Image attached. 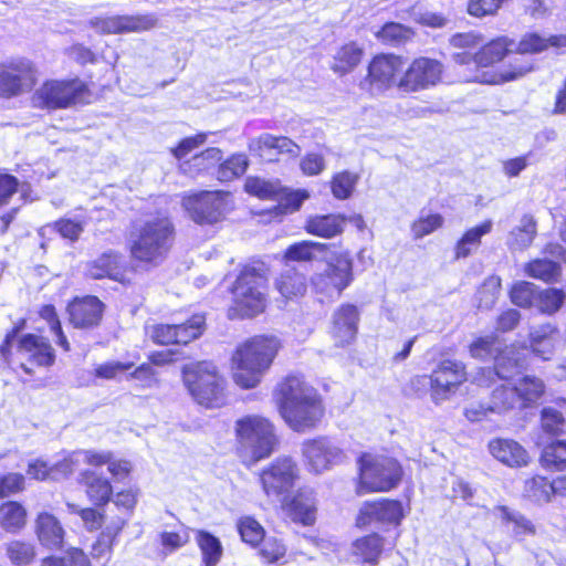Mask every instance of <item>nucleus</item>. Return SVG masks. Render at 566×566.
Masks as SVG:
<instances>
[{
    "instance_id": "1",
    "label": "nucleus",
    "mask_w": 566,
    "mask_h": 566,
    "mask_svg": "<svg viewBox=\"0 0 566 566\" xmlns=\"http://www.w3.org/2000/svg\"><path fill=\"white\" fill-rule=\"evenodd\" d=\"M276 401L281 417L296 432L316 428L324 416L319 394L297 375H290L279 384Z\"/></svg>"
},
{
    "instance_id": "2",
    "label": "nucleus",
    "mask_w": 566,
    "mask_h": 566,
    "mask_svg": "<svg viewBox=\"0 0 566 566\" xmlns=\"http://www.w3.org/2000/svg\"><path fill=\"white\" fill-rule=\"evenodd\" d=\"M175 229L164 216H147L135 221L128 234L133 260L147 266L159 265L172 247Z\"/></svg>"
},
{
    "instance_id": "3",
    "label": "nucleus",
    "mask_w": 566,
    "mask_h": 566,
    "mask_svg": "<svg viewBox=\"0 0 566 566\" xmlns=\"http://www.w3.org/2000/svg\"><path fill=\"white\" fill-rule=\"evenodd\" d=\"M280 342L274 336H255L241 345L233 355V380L243 389L256 387L270 368Z\"/></svg>"
},
{
    "instance_id": "4",
    "label": "nucleus",
    "mask_w": 566,
    "mask_h": 566,
    "mask_svg": "<svg viewBox=\"0 0 566 566\" xmlns=\"http://www.w3.org/2000/svg\"><path fill=\"white\" fill-rule=\"evenodd\" d=\"M234 432L237 453L247 467L269 458L279 443L274 424L260 415H247L235 420Z\"/></svg>"
},
{
    "instance_id": "5",
    "label": "nucleus",
    "mask_w": 566,
    "mask_h": 566,
    "mask_svg": "<svg viewBox=\"0 0 566 566\" xmlns=\"http://www.w3.org/2000/svg\"><path fill=\"white\" fill-rule=\"evenodd\" d=\"M507 46V40L505 38H499L486 44H482L475 53H471L470 51L454 52L452 60L457 65L465 66L469 71H476L475 74L465 76V80L469 82L497 84L513 81L530 72L532 65L516 59L510 66L511 71L504 72L499 76L486 77L485 73H478L480 67H488L501 61L509 51Z\"/></svg>"
},
{
    "instance_id": "6",
    "label": "nucleus",
    "mask_w": 566,
    "mask_h": 566,
    "mask_svg": "<svg viewBox=\"0 0 566 566\" xmlns=\"http://www.w3.org/2000/svg\"><path fill=\"white\" fill-rule=\"evenodd\" d=\"M232 304L228 316L233 318L254 317L261 314L268 304V281L263 273L244 266L231 287Z\"/></svg>"
},
{
    "instance_id": "7",
    "label": "nucleus",
    "mask_w": 566,
    "mask_h": 566,
    "mask_svg": "<svg viewBox=\"0 0 566 566\" xmlns=\"http://www.w3.org/2000/svg\"><path fill=\"white\" fill-rule=\"evenodd\" d=\"M182 381L200 406L214 409L226 405V379L212 363L198 361L184 366Z\"/></svg>"
},
{
    "instance_id": "8",
    "label": "nucleus",
    "mask_w": 566,
    "mask_h": 566,
    "mask_svg": "<svg viewBox=\"0 0 566 566\" xmlns=\"http://www.w3.org/2000/svg\"><path fill=\"white\" fill-rule=\"evenodd\" d=\"M20 327H13L7 335L0 346V355L4 360H8L11 355V349L15 347L17 354L21 359V368L31 374L32 368L28 365L50 366L54 361V352L51 345L41 336L27 334L19 337Z\"/></svg>"
},
{
    "instance_id": "9",
    "label": "nucleus",
    "mask_w": 566,
    "mask_h": 566,
    "mask_svg": "<svg viewBox=\"0 0 566 566\" xmlns=\"http://www.w3.org/2000/svg\"><path fill=\"white\" fill-rule=\"evenodd\" d=\"M359 492H384L397 485L401 478L399 463L387 457L364 454L359 459Z\"/></svg>"
},
{
    "instance_id": "10",
    "label": "nucleus",
    "mask_w": 566,
    "mask_h": 566,
    "mask_svg": "<svg viewBox=\"0 0 566 566\" xmlns=\"http://www.w3.org/2000/svg\"><path fill=\"white\" fill-rule=\"evenodd\" d=\"M86 96L87 87L78 78L69 81L50 80L35 91L33 103L42 108L59 109L83 103Z\"/></svg>"
},
{
    "instance_id": "11",
    "label": "nucleus",
    "mask_w": 566,
    "mask_h": 566,
    "mask_svg": "<svg viewBox=\"0 0 566 566\" xmlns=\"http://www.w3.org/2000/svg\"><path fill=\"white\" fill-rule=\"evenodd\" d=\"M467 381V371L463 363L458 360H442L437 368L427 376H418L413 384L430 387L431 399L440 403L449 399L458 388Z\"/></svg>"
},
{
    "instance_id": "12",
    "label": "nucleus",
    "mask_w": 566,
    "mask_h": 566,
    "mask_svg": "<svg viewBox=\"0 0 566 566\" xmlns=\"http://www.w3.org/2000/svg\"><path fill=\"white\" fill-rule=\"evenodd\" d=\"M245 191L260 199L277 201L275 214H287L300 209L308 198L306 190L290 191L283 188L277 180H266L260 177H249L244 185Z\"/></svg>"
},
{
    "instance_id": "13",
    "label": "nucleus",
    "mask_w": 566,
    "mask_h": 566,
    "mask_svg": "<svg viewBox=\"0 0 566 566\" xmlns=\"http://www.w3.org/2000/svg\"><path fill=\"white\" fill-rule=\"evenodd\" d=\"M182 207L199 224H213L230 210V195L223 191H201L182 199Z\"/></svg>"
},
{
    "instance_id": "14",
    "label": "nucleus",
    "mask_w": 566,
    "mask_h": 566,
    "mask_svg": "<svg viewBox=\"0 0 566 566\" xmlns=\"http://www.w3.org/2000/svg\"><path fill=\"white\" fill-rule=\"evenodd\" d=\"M403 66L401 57L394 54H379L373 57L367 67V75L360 81V90L371 96H379L397 86L396 76Z\"/></svg>"
},
{
    "instance_id": "15",
    "label": "nucleus",
    "mask_w": 566,
    "mask_h": 566,
    "mask_svg": "<svg viewBox=\"0 0 566 566\" xmlns=\"http://www.w3.org/2000/svg\"><path fill=\"white\" fill-rule=\"evenodd\" d=\"M298 474V467L292 458L279 457L261 471L259 480L269 497L280 499L293 489Z\"/></svg>"
},
{
    "instance_id": "16",
    "label": "nucleus",
    "mask_w": 566,
    "mask_h": 566,
    "mask_svg": "<svg viewBox=\"0 0 566 566\" xmlns=\"http://www.w3.org/2000/svg\"><path fill=\"white\" fill-rule=\"evenodd\" d=\"M302 454L307 470L315 474H322L342 464L346 459L343 449L326 437L304 441Z\"/></svg>"
},
{
    "instance_id": "17",
    "label": "nucleus",
    "mask_w": 566,
    "mask_h": 566,
    "mask_svg": "<svg viewBox=\"0 0 566 566\" xmlns=\"http://www.w3.org/2000/svg\"><path fill=\"white\" fill-rule=\"evenodd\" d=\"M353 281V261L347 254L338 255L326 270L312 277L317 294L325 297H338Z\"/></svg>"
},
{
    "instance_id": "18",
    "label": "nucleus",
    "mask_w": 566,
    "mask_h": 566,
    "mask_svg": "<svg viewBox=\"0 0 566 566\" xmlns=\"http://www.w3.org/2000/svg\"><path fill=\"white\" fill-rule=\"evenodd\" d=\"M443 73L442 64L433 59H415L397 82L402 93H417L437 85Z\"/></svg>"
},
{
    "instance_id": "19",
    "label": "nucleus",
    "mask_w": 566,
    "mask_h": 566,
    "mask_svg": "<svg viewBox=\"0 0 566 566\" xmlns=\"http://www.w3.org/2000/svg\"><path fill=\"white\" fill-rule=\"evenodd\" d=\"M36 80L38 70L30 60L10 61L0 67V96L10 97L29 92Z\"/></svg>"
},
{
    "instance_id": "20",
    "label": "nucleus",
    "mask_w": 566,
    "mask_h": 566,
    "mask_svg": "<svg viewBox=\"0 0 566 566\" xmlns=\"http://www.w3.org/2000/svg\"><path fill=\"white\" fill-rule=\"evenodd\" d=\"M91 24L104 33L139 32L151 29L156 19L153 15H118L96 18Z\"/></svg>"
},
{
    "instance_id": "21",
    "label": "nucleus",
    "mask_w": 566,
    "mask_h": 566,
    "mask_svg": "<svg viewBox=\"0 0 566 566\" xmlns=\"http://www.w3.org/2000/svg\"><path fill=\"white\" fill-rule=\"evenodd\" d=\"M249 149L268 161L277 160V156L281 154L297 156L300 153V147L292 139L271 134H263L251 140Z\"/></svg>"
},
{
    "instance_id": "22",
    "label": "nucleus",
    "mask_w": 566,
    "mask_h": 566,
    "mask_svg": "<svg viewBox=\"0 0 566 566\" xmlns=\"http://www.w3.org/2000/svg\"><path fill=\"white\" fill-rule=\"evenodd\" d=\"M358 308L353 304H343L333 314L332 336L338 346L350 344L357 334Z\"/></svg>"
},
{
    "instance_id": "23",
    "label": "nucleus",
    "mask_w": 566,
    "mask_h": 566,
    "mask_svg": "<svg viewBox=\"0 0 566 566\" xmlns=\"http://www.w3.org/2000/svg\"><path fill=\"white\" fill-rule=\"evenodd\" d=\"M402 518V506L398 501L365 503L358 514L357 525L367 526L374 522L398 524Z\"/></svg>"
},
{
    "instance_id": "24",
    "label": "nucleus",
    "mask_w": 566,
    "mask_h": 566,
    "mask_svg": "<svg viewBox=\"0 0 566 566\" xmlns=\"http://www.w3.org/2000/svg\"><path fill=\"white\" fill-rule=\"evenodd\" d=\"M103 308V303L96 296L77 297L69 305L71 323L75 327H93L99 323Z\"/></svg>"
},
{
    "instance_id": "25",
    "label": "nucleus",
    "mask_w": 566,
    "mask_h": 566,
    "mask_svg": "<svg viewBox=\"0 0 566 566\" xmlns=\"http://www.w3.org/2000/svg\"><path fill=\"white\" fill-rule=\"evenodd\" d=\"M34 532L39 543L51 551L63 547L65 531L61 522L49 512H40L34 521Z\"/></svg>"
},
{
    "instance_id": "26",
    "label": "nucleus",
    "mask_w": 566,
    "mask_h": 566,
    "mask_svg": "<svg viewBox=\"0 0 566 566\" xmlns=\"http://www.w3.org/2000/svg\"><path fill=\"white\" fill-rule=\"evenodd\" d=\"M489 450L497 461L511 468L524 467L530 460L527 451L511 439H493L489 442Z\"/></svg>"
},
{
    "instance_id": "27",
    "label": "nucleus",
    "mask_w": 566,
    "mask_h": 566,
    "mask_svg": "<svg viewBox=\"0 0 566 566\" xmlns=\"http://www.w3.org/2000/svg\"><path fill=\"white\" fill-rule=\"evenodd\" d=\"M123 256L114 251H108L99 255L85 268L88 277L99 280L108 277L120 281L123 276Z\"/></svg>"
},
{
    "instance_id": "28",
    "label": "nucleus",
    "mask_w": 566,
    "mask_h": 566,
    "mask_svg": "<svg viewBox=\"0 0 566 566\" xmlns=\"http://www.w3.org/2000/svg\"><path fill=\"white\" fill-rule=\"evenodd\" d=\"M364 56V49L357 42H347L335 51L332 56L331 70L344 76L353 72L361 62Z\"/></svg>"
},
{
    "instance_id": "29",
    "label": "nucleus",
    "mask_w": 566,
    "mask_h": 566,
    "mask_svg": "<svg viewBox=\"0 0 566 566\" xmlns=\"http://www.w3.org/2000/svg\"><path fill=\"white\" fill-rule=\"evenodd\" d=\"M287 512L294 522L312 525L316 520V499L311 490H301L286 504Z\"/></svg>"
},
{
    "instance_id": "30",
    "label": "nucleus",
    "mask_w": 566,
    "mask_h": 566,
    "mask_svg": "<svg viewBox=\"0 0 566 566\" xmlns=\"http://www.w3.org/2000/svg\"><path fill=\"white\" fill-rule=\"evenodd\" d=\"M80 483L85 488L86 495L95 505L106 504L113 493L111 482L93 470L80 474Z\"/></svg>"
},
{
    "instance_id": "31",
    "label": "nucleus",
    "mask_w": 566,
    "mask_h": 566,
    "mask_svg": "<svg viewBox=\"0 0 566 566\" xmlns=\"http://www.w3.org/2000/svg\"><path fill=\"white\" fill-rule=\"evenodd\" d=\"M275 289L285 300H296L307 291L306 277L295 268L286 266L275 280Z\"/></svg>"
},
{
    "instance_id": "32",
    "label": "nucleus",
    "mask_w": 566,
    "mask_h": 566,
    "mask_svg": "<svg viewBox=\"0 0 566 566\" xmlns=\"http://www.w3.org/2000/svg\"><path fill=\"white\" fill-rule=\"evenodd\" d=\"M346 217L343 214H317L310 217L305 230L317 237L334 238L344 231Z\"/></svg>"
},
{
    "instance_id": "33",
    "label": "nucleus",
    "mask_w": 566,
    "mask_h": 566,
    "mask_svg": "<svg viewBox=\"0 0 566 566\" xmlns=\"http://www.w3.org/2000/svg\"><path fill=\"white\" fill-rule=\"evenodd\" d=\"M512 385L518 398L520 410L536 406L545 392L543 380L535 376H523Z\"/></svg>"
},
{
    "instance_id": "34",
    "label": "nucleus",
    "mask_w": 566,
    "mask_h": 566,
    "mask_svg": "<svg viewBox=\"0 0 566 566\" xmlns=\"http://www.w3.org/2000/svg\"><path fill=\"white\" fill-rule=\"evenodd\" d=\"M536 234V220L531 214H524L518 223L510 231L506 244L512 251H523L531 247Z\"/></svg>"
},
{
    "instance_id": "35",
    "label": "nucleus",
    "mask_w": 566,
    "mask_h": 566,
    "mask_svg": "<svg viewBox=\"0 0 566 566\" xmlns=\"http://www.w3.org/2000/svg\"><path fill=\"white\" fill-rule=\"evenodd\" d=\"M523 355L514 346H504L494 355V370L499 379L510 380L523 366Z\"/></svg>"
},
{
    "instance_id": "36",
    "label": "nucleus",
    "mask_w": 566,
    "mask_h": 566,
    "mask_svg": "<svg viewBox=\"0 0 566 566\" xmlns=\"http://www.w3.org/2000/svg\"><path fill=\"white\" fill-rule=\"evenodd\" d=\"M493 222L485 220L481 224L465 231L462 238L457 242L454 256L457 260L468 258L473 250L478 249L481 238L492 231Z\"/></svg>"
},
{
    "instance_id": "37",
    "label": "nucleus",
    "mask_w": 566,
    "mask_h": 566,
    "mask_svg": "<svg viewBox=\"0 0 566 566\" xmlns=\"http://www.w3.org/2000/svg\"><path fill=\"white\" fill-rule=\"evenodd\" d=\"M27 524V510L15 501H9L0 506V526L8 533H19Z\"/></svg>"
},
{
    "instance_id": "38",
    "label": "nucleus",
    "mask_w": 566,
    "mask_h": 566,
    "mask_svg": "<svg viewBox=\"0 0 566 566\" xmlns=\"http://www.w3.org/2000/svg\"><path fill=\"white\" fill-rule=\"evenodd\" d=\"M382 538L371 534L356 539L352 545V553L358 560L376 564L382 552Z\"/></svg>"
},
{
    "instance_id": "39",
    "label": "nucleus",
    "mask_w": 566,
    "mask_h": 566,
    "mask_svg": "<svg viewBox=\"0 0 566 566\" xmlns=\"http://www.w3.org/2000/svg\"><path fill=\"white\" fill-rule=\"evenodd\" d=\"M222 159V151L219 148H207L202 153L193 156L190 160L184 161L180 169L190 176H196L213 168Z\"/></svg>"
},
{
    "instance_id": "40",
    "label": "nucleus",
    "mask_w": 566,
    "mask_h": 566,
    "mask_svg": "<svg viewBox=\"0 0 566 566\" xmlns=\"http://www.w3.org/2000/svg\"><path fill=\"white\" fill-rule=\"evenodd\" d=\"M513 385H501L493 389L490 397V409L494 413H506L518 409L520 405Z\"/></svg>"
},
{
    "instance_id": "41",
    "label": "nucleus",
    "mask_w": 566,
    "mask_h": 566,
    "mask_svg": "<svg viewBox=\"0 0 566 566\" xmlns=\"http://www.w3.org/2000/svg\"><path fill=\"white\" fill-rule=\"evenodd\" d=\"M494 515L500 518L503 524H512V532L515 536L535 534L534 524L517 511L501 505L494 509Z\"/></svg>"
},
{
    "instance_id": "42",
    "label": "nucleus",
    "mask_w": 566,
    "mask_h": 566,
    "mask_svg": "<svg viewBox=\"0 0 566 566\" xmlns=\"http://www.w3.org/2000/svg\"><path fill=\"white\" fill-rule=\"evenodd\" d=\"M88 217L86 214H70L64 218L56 220L53 223V229L63 238L70 242H76L81 234L84 232L85 227L88 223Z\"/></svg>"
},
{
    "instance_id": "43",
    "label": "nucleus",
    "mask_w": 566,
    "mask_h": 566,
    "mask_svg": "<svg viewBox=\"0 0 566 566\" xmlns=\"http://www.w3.org/2000/svg\"><path fill=\"white\" fill-rule=\"evenodd\" d=\"M556 331L551 325H543L530 333L532 350L541 358L548 359L554 350Z\"/></svg>"
},
{
    "instance_id": "44",
    "label": "nucleus",
    "mask_w": 566,
    "mask_h": 566,
    "mask_svg": "<svg viewBox=\"0 0 566 566\" xmlns=\"http://www.w3.org/2000/svg\"><path fill=\"white\" fill-rule=\"evenodd\" d=\"M525 495L536 503H547L554 494H557L555 481L551 482L546 478L535 476L525 482Z\"/></svg>"
},
{
    "instance_id": "45",
    "label": "nucleus",
    "mask_w": 566,
    "mask_h": 566,
    "mask_svg": "<svg viewBox=\"0 0 566 566\" xmlns=\"http://www.w3.org/2000/svg\"><path fill=\"white\" fill-rule=\"evenodd\" d=\"M205 324L206 317L201 314H196L181 324H175L176 344L186 345L200 337Z\"/></svg>"
},
{
    "instance_id": "46",
    "label": "nucleus",
    "mask_w": 566,
    "mask_h": 566,
    "mask_svg": "<svg viewBox=\"0 0 566 566\" xmlns=\"http://www.w3.org/2000/svg\"><path fill=\"white\" fill-rule=\"evenodd\" d=\"M197 543L200 547L206 566H216L222 556V546L220 541L208 532L199 531L197 535Z\"/></svg>"
},
{
    "instance_id": "47",
    "label": "nucleus",
    "mask_w": 566,
    "mask_h": 566,
    "mask_svg": "<svg viewBox=\"0 0 566 566\" xmlns=\"http://www.w3.org/2000/svg\"><path fill=\"white\" fill-rule=\"evenodd\" d=\"M359 180L358 174L344 170L336 174L331 181L332 193L336 199H348Z\"/></svg>"
},
{
    "instance_id": "48",
    "label": "nucleus",
    "mask_w": 566,
    "mask_h": 566,
    "mask_svg": "<svg viewBox=\"0 0 566 566\" xmlns=\"http://www.w3.org/2000/svg\"><path fill=\"white\" fill-rule=\"evenodd\" d=\"M541 461L548 469L562 470L566 467V440H556L545 446Z\"/></svg>"
},
{
    "instance_id": "49",
    "label": "nucleus",
    "mask_w": 566,
    "mask_h": 566,
    "mask_svg": "<svg viewBox=\"0 0 566 566\" xmlns=\"http://www.w3.org/2000/svg\"><path fill=\"white\" fill-rule=\"evenodd\" d=\"M525 273L531 277L549 282L559 275L560 268L557 262L547 259H538L526 264Z\"/></svg>"
},
{
    "instance_id": "50",
    "label": "nucleus",
    "mask_w": 566,
    "mask_h": 566,
    "mask_svg": "<svg viewBox=\"0 0 566 566\" xmlns=\"http://www.w3.org/2000/svg\"><path fill=\"white\" fill-rule=\"evenodd\" d=\"M7 555L12 564L24 566L35 558V547L30 542L11 541L6 547Z\"/></svg>"
},
{
    "instance_id": "51",
    "label": "nucleus",
    "mask_w": 566,
    "mask_h": 566,
    "mask_svg": "<svg viewBox=\"0 0 566 566\" xmlns=\"http://www.w3.org/2000/svg\"><path fill=\"white\" fill-rule=\"evenodd\" d=\"M248 165L249 160L245 155H233L219 165L217 177L220 181H230L242 176L245 172Z\"/></svg>"
},
{
    "instance_id": "52",
    "label": "nucleus",
    "mask_w": 566,
    "mask_h": 566,
    "mask_svg": "<svg viewBox=\"0 0 566 566\" xmlns=\"http://www.w3.org/2000/svg\"><path fill=\"white\" fill-rule=\"evenodd\" d=\"M502 347L499 338L490 335L476 338L471 343L469 350L473 358L485 360L489 358L494 359V355L497 354Z\"/></svg>"
},
{
    "instance_id": "53",
    "label": "nucleus",
    "mask_w": 566,
    "mask_h": 566,
    "mask_svg": "<svg viewBox=\"0 0 566 566\" xmlns=\"http://www.w3.org/2000/svg\"><path fill=\"white\" fill-rule=\"evenodd\" d=\"M501 291V279L492 275L483 282L476 292L478 307L489 310L497 301Z\"/></svg>"
},
{
    "instance_id": "54",
    "label": "nucleus",
    "mask_w": 566,
    "mask_h": 566,
    "mask_svg": "<svg viewBox=\"0 0 566 566\" xmlns=\"http://www.w3.org/2000/svg\"><path fill=\"white\" fill-rule=\"evenodd\" d=\"M413 35L411 29L396 22L386 23L377 33L376 36L388 44L398 45Z\"/></svg>"
},
{
    "instance_id": "55",
    "label": "nucleus",
    "mask_w": 566,
    "mask_h": 566,
    "mask_svg": "<svg viewBox=\"0 0 566 566\" xmlns=\"http://www.w3.org/2000/svg\"><path fill=\"white\" fill-rule=\"evenodd\" d=\"M238 531L242 541L251 546H256L264 539V528L251 516H244L239 520Z\"/></svg>"
},
{
    "instance_id": "56",
    "label": "nucleus",
    "mask_w": 566,
    "mask_h": 566,
    "mask_svg": "<svg viewBox=\"0 0 566 566\" xmlns=\"http://www.w3.org/2000/svg\"><path fill=\"white\" fill-rule=\"evenodd\" d=\"M324 248L325 244L323 243L302 241L287 248L285 259L290 261H311L315 258V253L322 252Z\"/></svg>"
},
{
    "instance_id": "57",
    "label": "nucleus",
    "mask_w": 566,
    "mask_h": 566,
    "mask_svg": "<svg viewBox=\"0 0 566 566\" xmlns=\"http://www.w3.org/2000/svg\"><path fill=\"white\" fill-rule=\"evenodd\" d=\"M565 300L562 290L546 289L537 292L536 306L543 313H554L560 308Z\"/></svg>"
},
{
    "instance_id": "58",
    "label": "nucleus",
    "mask_w": 566,
    "mask_h": 566,
    "mask_svg": "<svg viewBox=\"0 0 566 566\" xmlns=\"http://www.w3.org/2000/svg\"><path fill=\"white\" fill-rule=\"evenodd\" d=\"M286 554L285 545L274 537L263 539L259 555L266 564L280 563Z\"/></svg>"
},
{
    "instance_id": "59",
    "label": "nucleus",
    "mask_w": 566,
    "mask_h": 566,
    "mask_svg": "<svg viewBox=\"0 0 566 566\" xmlns=\"http://www.w3.org/2000/svg\"><path fill=\"white\" fill-rule=\"evenodd\" d=\"M511 301L520 307L536 304L537 292L535 285L528 282H518L511 290Z\"/></svg>"
},
{
    "instance_id": "60",
    "label": "nucleus",
    "mask_w": 566,
    "mask_h": 566,
    "mask_svg": "<svg viewBox=\"0 0 566 566\" xmlns=\"http://www.w3.org/2000/svg\"><path fill=\"white\" fill-rule=\"evenodd\" d=\"M483 43V36L475 32L457 33L450 39V44L457 50L455 52L470 51L471 53H475Z\"/></svg>"
},
{
    "instance_id": "61",
    "label": "nucleus",
    "mask_w": 566,
    "mask_h": 566,
    "mask_svg": "<svg viewBox=\"0 0 566 566\" xmlns=\"http://www.w3.org/2000/svg\"><path fill=\"white\" fill-rule=\"evenodd\" d=\"M25 184L20 185L19 180L9 174H0V207L9 203L11 197L21 192L24 196Z\"/></svg>"
},
{
    "instance_id": "62",
    "label": "nucleus",
    "mask_w": 566,
    "mask_h": 566,
    "mask_svg": "<svg viewBox=\"0 0 566 566\" xmlns=\"http://www.w3.org/2000/svg\"><path fill=\"white\" fill-rule=\"evenodd\" d=\"M542 428L549 434H559L563 431L565 418L553 407H545L541 412Z\"/></svg>"
},
{
    "instance_id": "63",
    "label": "nucleus",
    "mask_w": 566,
    "mask_h": 566,
    "mask_svg": "<svg viewBox=\"0 0 566 566\" xmlns=\"http://www.w3.org/2000/svg\"><path fill=\"white\" fill-rule=\"evenodd\" d=\"M442 224L443 218L441 214H429L415 221L412 223L411 231L415 238L420 239L441 228Z\"/></svg>"
},
{
    "instance_id": "64",
    "label": "nucleus",
    "mask_w": 566,
    "mask_h": 566,
    "mask_svg": "<svg viewBox=\"0 0 566 566\" xmlns=\"http://www.w3.org/2000/svg\"><path fill=\"white\" fill-rule=\"evenodd\" d=\"M25 488V479L21 473H7L0 475V497H7L22 492Z\"/></svg>"
}]
</instances>
